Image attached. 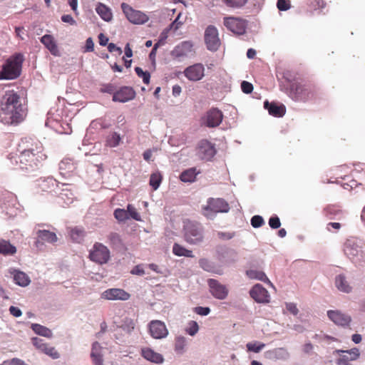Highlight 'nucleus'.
<instances>
[{
  "instance_id": "nucleus-1",
  "label": "nucleus",
  "mask_w": 365,
  "mask_h": 365,
  "mask_svg": "<svg viewBox=\"0 0 365 365\" xmlns=\"http://www.w3.org/2000/svg\"><path fill=\"white\" fill-rule=\"evenodd\" d=\"M19 167L21 170H35L41 167L47 159L41 141L31 138H22L19 145Z\"/></svg>"
},
{
  "instance_id": "nucleus-2",
  "label": "nucleus",
  "mask_w": 365,
  "mask_h": 365,
  "mask_svg": "<svg viewBox=\"0 0 365 365\" xmlns=\"http://www.w3.org/2000/svg\"><path fill=\"white\" fill-rule=\"evenodd\" d=\"M26 114L27 108L18 93L6 91L0 101V121L7 125L17 124L24 120Z\"/></svg>"
},
{
  "instance_id": "nucleus-3",
  "label": "nucleus",
  "mask_w": 365,
  "mask_h": 365,
  "mask_svg": "<svg viewBox=\"0 0 365 365\" xmlns=\"http://www.w3.org/2000/svg\"><path fill=\"white\" fill-rule=\"evenodd\" d=\"M24 56L21 53H15L10 56L4 63L0 71V79H16L21 72Z\"/></svg>"
},
{
  "instance_id": "nucleus-4",
  "label": "nucleus",
  "mask_w": 365,
  "mask_h": 365,
  "mask_svg": "<svg viewBox=\"0 0 365 365\" xmlns=\"http://www.w3.org/2000/svg\"><path fill=\"white\" fill-rule=\"evenodd\" d=\"M345 255L356 262H365V247L361 246V242L354 238L348 239L344 243Z\"/></svg>"
},
{
  "instance_id": "nucleus-5",
  "label": "nucleus",
  "mask_w": 365,
  "mask_h": 365,
  "mask_svg": "<svg viewBox=\"0 0 365 365\" xmlns=\"http://www.w3.org/2000/svg\"><path fill=\"white\" fill-rule=\"evenodd\" d=\"M229 204L222 198H209L203 207V215L208 219H213L219 212H227Z\"/></svg>"
},
{
  "instance_id": "nucleus-6",
  "label": "nucleus",
  "mask_w": 365,
  "mask_h": 365,
  "mask_svg": "<svg viewBox=\"0 0 365 365\" xmlns=\"http://www.w3.org/2000/svg\"><path fill=\"white\" fill-rule=\"evenodd\" d=\"M89 259L98 264H104L110 259L109 249L101 242H96L89 252Z\"/></svg>"
},
{
  "instance_id": "nucleus-7",
  "label": "nucleus",
  "mask_w": 365,
  "mask_h": 365,
  "mask_svg": "<svg viewBox=\"0 0 365 365\" xmlns=\"http://www.w3.org/2000/svg\"><path fill=\"white\" fill-rule=\"evenodd\" d=\"M184 240L190 244H197L202 241V229L197 222L184 220Z\"/></svg>"
},
{
  "instance_id": "nucleus-8",
  "label": "nucleus",
  "mask_w": 365,
  "mask_h": 365,
  "mask_svg": "<svg viewBox=\"0 0 365 365\" xmlns=\"http://www.w3.org/2000/svg\"><path fill=\"white\" fill-rule=\"evenodd\" d=\"M121 9L127 19L134 24H143L149 20L145 13L135 10L126 3L121 4Z\"/></svg>"
},
{
  "instance_id": "nucleus-9",
  "label": "nucleus",
  "mask_w": 365,
  "mask_h": 365,
  "mask_svg": "<svg viewBox=\"0 0 365 365\" xmlns=\"http://www.w3.org/2000/svg\"><path fill=\"white\" fill-rule=\"evenodd\" d=\"M217 150L215 144L210 141L203 139L201 140L196 148V154L198 158L203 160H211L216 155Z\"/></svg>"
},
{
  "instance_id": "nucleus-10",
  "label": "nucleus",
  "mask_w": 365,
  "mask_h": 365,
  "mask_svg": "<svg viewBox=\"0 0 365 365\" xmlns=\"http://www.w3.org/2000/svg\"><path fill=\"white\" fill-rule=\"evenodd\" d=\"M289 96L294 101H306L311 98L313 94L309 86L294 82L290 85Z\"/></svg>"
},
{
  "instance_id": "nucleus-11",
  "label": "nucleus",
  "mask_w": 365,
  "mask_h": 365,
  "mask_svg": "<svg viewBox=\"0 0 365 365\" xmlns=\"http://www.w3.org/2000/svg\"><path fill=\"white\" fill-rule=\"evenodd\" d=\"M224 26L237 35H242L245 33L247 23V21L237 17L227 16L223 19Z\"/></svg>"
},
{
  "instance_id": "nucleus-12",
  "label": "nucleus",
  "mask_w": 365,
  "mask_h": 365,
  "mask_svg": "<svg viewBox=\"0 0 365 365\" xmlns=\"http://www.w3.org/2000/svg\"><path fill=\"white\" fill-rule=\"evenodd\" d=\"M205 43L210 51H216L220 46V40L217 28L212 25L208 26L205 31Z\"/></svg>"
},
{
  "instance_id": "nucleus-13",
  "label": "nucleus",
  "mask_w": 365,
  "mask_h": 365,
  "mask_svg": "<svg viewBox=\"0 0 365 365\" xmlns=\"http://www.w3.org/2000/svg\"><path fill=\"white\" fill-rule=\"evenodd\" d=\"M148 332L155 339H162L168 335V330L165 323L160 320H152L148 324Z\"/></svg>"
},
{
  "instance_id": "nucleus-14",
  "label": "nucleus",
  "mask_w": 365,
  "mask_h": 365,
  "mask_svg": "<svg viewBox=\"0 0 365 365\" xmlns=\"http://www.w3.org/2000/svg\"><path fill=\"white\" fill-rule=\"evenodd\" d=\"M207 285L213 297L220 300L227 298L229 291L225 284H221L217 279H209L207 280Z\"/></svg>"
},
{
  "instance_id": "nucleus-15",
  "label": "nucleus",
  "mask_w": 365,
  "mask_h": 365,
  "mask_svg": "<svg viewBox=\"0 0 365 365\" xmlns=\"http://www.w3.org/2000/svg\"><path fill=\"white\" fill-rule=\"evenodd\" d=\"M327 317L336 325L343 327H349L351 322V316L340 310H329Z\"/></svg>"
},
{
  "instance_id": "nucleus-16",
  "label": "nucleus",
  "mask_w": 365,
  "mask_h": 365,
  "mask_svg": "<svg viewBox=\"0 0 365 365\" xmlns=\"http://www.w3.org/2000/svg\"><path fill=\"white\" fill-rule=\"evenodd\" d=\"M223 115L221 110L217 108L209 110L203 118V124L209 128L218 126L222 120Z\"/></svg>"
},
{
  "instance_id": "nucleus-17",
  "label": "nucleus",
  "mask_w": 365,
  "mask_h": 365,
  "mask_svg": "<svg viewBox=\"0 0 365 365\" xmlns=\"http://www.w3.org/2000/svg\"><path fill=\"white\" fill-rule=\"evenodd\" d=\"M217 254L219 260L225 264L234 263L238 259L237 252L230 247H218L217 250Z\"/></svg>"
},
{
  "instance_id": "nucleus-18",
  "label": "nucleus",
  "mask_w": 365,
  "mask_h": 365,
  "mask_svg": "<svg viewBox=\"0 0 365 365\" xmlns=\"http://www.w3.org/2000/svg\"><path fill=\"white\" fill-rule=\"evenodd\" d=\"M101 297L106 300L126 301L130 299V294L123 289L111 288L105 290Z\"/></svg>"
},
{
  "instance_id": "nucleus-19",
  "label": "nucleus",
  "mask_w": 365,
  "mask_h": 365,
  "mask_svg": "<svg viewBox=\"0 0 365 365\" xmlns=\"http://www.w3.org/2000/svg\"><path fill=\"white\" fill-rule=\"evenodd\" d=\"M250 294L257 303H266L269 302V295L267 290L259 284H255L250 289Z\"/></svg>"
},
{
  "instance_id": "nucleus-20",
  "label": "nucleus",
  "mask_w": 365,
  "mask_h": 365,
  "mask_svg": "<svg viewBox=\"0 0 365 365\" xmlns=\"http://www.w3.org/2000/svg\"><path fill=\"white\" fill-rule=\"evenodd\" d=\"M135 96V92L131 87L124 86L114 93L113 101L115 102L125 103L133 100Z\"/></svg>"
},
{
  "instance_id": "nucleus-21",
  "label": "nucleus",
  "mask_w": 365,
  "mask_h": 365,
  "mask_svg": "<svg viewBox=\"0 0 365 365\" xmlns=\"http://www.w3.org/2000/svg\"><path fill=\"white\" fill-rule=\"evenodd\" d=\"M205 68L202 64L196 63L184 70V75L190 81H197L204 76Z\"/></svg>"
},
{
  "instance_id": "nucleus-22",
  "label": "nucleus",
  "mask_w": 365,
  "mask_h": 365,
  "mask_svg": "<svg viewBox=\"0 0 365 365\" xmlns=\"http://www.w3.org/2000/svg\"><path fill=\"white\" fill-rule=\"evenodd\" d=\"M140 355L147 361L155 364H162L164 361L163 356L155 351L150 347H143L140 349Z\"/></svg>"
},
{
  "instance_id": "nucleus-23",
  "label": "nucleus",
  "mask_w": 365,
  "mask_h": 365,
  "mask_svg": "<svg viewBox=\"0 0 365 365\" xmlns=\"http://www.w3.org/2000/svg\"><path fill=\"white\" fill-rule=\"evenodd\" d=\"M264 108L268 110L269 115L277 118L284 116L286 113V107L283 104L275 102L269 103L268 101H265Z\"/></svg>"
},
{
  "instance_id": "nucleus-24",
  "label": "nucleus",
  "mask_w": 365,
  "mask_h": 365,
  "mask_svg": "<svg viewBox=\"0 0 365 365\" xmlns=\"http://www.w3.org/2000/svg\"><path fill=\"white\" fill-rule=\"evenodd\" d=\"M334 284L341 292L349 294L352 292L353 287L344 274H339L335 277Z\"/></svg>"
},
{
  "instance_id": "nucleus-25",
  "label": "nucleus",
  "mask_w": 365,
  "mask_h": 365,
  "mask_svg": "<svg viewBox=\"0 0 365 365\" xmlns=\"http://www.w3.org/2000/svg\"><path fill=\"white\" fill-rule=\"evenodd\" d=\"M36 235L37 240L36 242V244L37 246L38 243H54L58 240V237L54 232L46 230H39L36 232Z\"/></svg>"
},
{
  "instance_id": "nucleus-26",
  "label": "nucleus",
  "mask_w": 365,
  "mask_h": 365,
  "mask_svg": "<svg viewBox=\"0 0 365 365\" xmlns=\"http://www.w3.org/2000/svg\"><path fill=\"white\" fill-rule=\"evenodd\" d=\"M61 174L63 176H70L76 169L73 161L71 159H63L59 163Z\"/></svg>"
},
{
  "instance_id": "nucleus-27",
  "label": "nucleus",
  "mask_w": 365,
  "mask_h": 365,
  "mask_svg": "<svg viewBox=\"0 0 365 365\" xmlns=\"http://www.w3.org/2000/svg\"><path fill=\"white\" fill-rule=\"evenodd\" d=\"M101 349L102 347L97 341H95L92 344L91 357L94 365H103V356L101 354Z\"/></svg>"
},
{
  "instance_id": "nucleus-28",
  "label": "nucleus",
  "mask_w": 365,
  "mask_h": 365,
  "mask_svg": "<svg viewBox=\"0 0 365 365\" xmlns=\"http://www.w3.org/2000/svg\"><path fill=\"white\" fill-rule=\"evenodd\" d=\"M41 42L49 50L51 54L56 56L58 53V49L53 37L46 34L41 38Z\"/></svg>"
},
{
  "instance_id": "nucleus-29",
  "label": "nucleus",
  "mask_w": 365,
  "mask_h": 365,
  "mask_svg": "<svg viewBox=\"0 0 365 365\" xmlns=\"http://www.w3.org/2000/svg\"><path fill=\"white\" fill-rule=\"evenodd\" d=\"M16 252V247L12 245L9 241L5 240H0V254L4 255H13Z\"/></svg>"
},
{
  "instance_id": "nucleus-30",
  "label": "nucleus",
  "mask_w": 365,
  "mask_h": 365,
  "mask_svg": "<svg viewBox=\"0 0 365 365\" xmlns=\"http://www.w3.org/2000/svg\"><path fill=\"white\" fill-rule=\"evenodd\" d=\"M246 274L250 279H257L264 282H267L272 285L269 279L267 278V277L266 276L265 273L263 272L262 271L250 269L246 272Z\"/></svg>"
},
{
  "instance_id": "nucleus-31",
  "label": "nucleus",
  "mask_w": 365,
  "mask_h": 365,
  "mask_svg": "<svg viewBox=\"0 0 365 365\" xmlns=\"http://www.w3.org/2000/svg\"><path fill=\"white\" fill-rule=\"evenodd\" d=\"M199 264H200V266L205 271L213 272V273H215L217 274H222V272L220 269L217 268L215 264L212 262H211L207 259H201L199 261Z\"/></svg>"
},
{
  "instance_id": "nucleus-32",
  "label": "nucleus",
  "mask_w": 365,
  "mask_h": 365,
  "mask_svg": "<svg viewBox=\"0 0 365 365\" xmlns=\"http://www.w3.org/2000/svg\"><path fill=\"white\" fill-rule=\"evenodd\" d=\"M14 280L16 284L21 287L27 286L31 282L29 276L21 271H15L14 272Z\"/></svg>"
},
{
  "instance_id": "nucleus-33",
  "label": "nucleus",
  "mask_w": 365,
  "mask_h": 365,
  "mask_svg": "<svg viewBox=\"0 0 365 365\" xmlns=\"http://www.w3.org/2000/svg\"><path fill=\"white\" fill-rule=\"evenodd\" d=\"M96 12L106 21H110L113 18L110 9L106 5L100 3L96 7Z\"/></svg>"
},
{
  "instance_id": "nucleus-34",
  "label": "nucleus",
  "mask_w": 365,
  "mask_h": 365,
  "mask_svg": "<svg viewBox=\"0 0 365 365\" xmlns=\"http://www.w3.org/2000/svg\"><path fill=\"white\" fill-rule=\"evenodd\" d=\"M120 142L121 137L120 134L112 132L106 137V145L110 148H115L120 145Z\"/></svg>"
},
{
  "instance_id": "nucleus-35",
  "label": "nucleus",
  "mask_w": 365,
  "mask_h": 365,
  "mask_svg": "<svg viewBox=\"0 0 365 365\" xmlns=\"http://www.w3.org/2000/svg\"><path fill=\"white\" fill-rule=\"evenodd\" d=\"M31 329L36 334L40 336H43L47 338H51L52 337V332L51 331L39 324H31Z\"/></svg>"
},
{
  "instance_id": "nucleus-36",
  "label": "nucleus",
  "mask_w": 365,
  "mask_h": 365,
  "mask_svg": "<svg viewBox=\"0 0 365 365\" xmlns=\"http://www.w3.org/2000/svg\"><path fill=\"white\" fill-rule=\"evenodd\" d=\"M201 171L196 168H191L184 170V182H193L196 180L197 175Z\"/></svg>"
},
{
  "instance_id": "nucleus-37",
  "label": "nucleus",
  "mask_w": 365,
  "mask_h": 365,
  "mask_svg": "<svg viewBox=\"0 0 365 365\" xmlns=\"http://www.w3.org/2000/svg\"><path fill=\"white\" fill-rule=\"evenodd\" d=\"M71 239L76 242H81L85 237V231L82 227H76L70 232Z\"/></svg>"
},
{
  "instance_id": "nucleus-38",
  "label": "nucleus",
  "mask_w": 365,
  "mask_h": 365,
  "mask_svg": "<svg viewBox=\"0 0 365 365\" xmlns=\"http://www.w3.org/2000/svg\"><path fill=\"white\" fill-rule=\"evenodd\" d=\"M222 3L227 7L233 9H240L243 8L248 0H222Z\"/></svg>"
},
{
  "instance_id": "nucleus-39",
  "label": "nucleus",
  "mask_w": 365,
  "mask_h": 365,
  "mask_svg": "<svg viewBox=\"0 0 365 365\" xmlns=\"http://www.w3.org/2000/svg\"><path fill=\"white\" fill-rule=\"evenodd\" d=\"M181 14L179 13L175 20L170 24V27L165 29L160 35V39L163 40V43H164L165 39L167 38V33L170 31H175L181 25V21H180Z\"/></svg>"
},
{
  "instance_id": "nucleus-40",
  "label": "nucleus",
  "mask_w": 365,
  "mask_h": 365,
  "mask_svg": "<svg viewBox=\"0 0 365 365\" xmlns=\"http://www.w3.org/2000/svg\"><path fill=\"white\" fill-rule=\"evenodd\" d=\"M162 180L163 176L160 173L156 172L150 175L149 184L154 190H156L159 187Z\"/></svg>"
},
{
  "instance_id": "nucleus-41",
  "label": "nucleus",
  "mask_w": 365,
  "mask_h": 365,
  "mask_svg": "<svg viewBox=\"0 0 365 365\" xmlns=\"http://www.w3.org/2000/svg\"><path fill=\"white\" fill-rule=\"evenodd\" d=\"M271 356L277 359H284L289 356V353L284 348H277L268 352Z\"/></svg>"
},
{
  "instance_id": "nucleus-42",
  "label": "nucleus",
  "mask_w": 365,
  "mask_h": 365,
  "mask_svg": "<svg viewBox=\"0 0 365 365\" xmlns=\"http://www.w3.org/2000/svg\"><path fill=\"white\" fill-rule=\"evenodd\" d=\"M246 347L248 351L259 353L265 347V344L255 341L247 343Z\"/></svg>"
},
{
  "instance_id": "nucleus-43",
  "label": "nucleus",
  "mask_w": 365,
  "mask_h": 365,
  "mask_svg": "<svg viewBox=\"0 0 365 365\" xmlns=\"http://www.w3.org/2000/svg\"><path fill=\"white\" fill-rule=\"evenodd\" d=\"M40 351L51 356L53 359H58L60 356L59 353L56 351L55 347L50 346L47 343L44 345L43 348H42Z\"/></svg>"
},
{
  "instance_id": "nucleus-44",
  "label": "nucleus",
  "mask_w": 365,
  "mask_h": 365,
  "mask_svg": "<svg viewBox=\"0 0 365 365\" xmlns=\"http://www.w3.org/2000/svg\"><path fill=\"white\" fill-rule=\"evenodd\" d=\"M185 330L187 334H189L191 336H193L198 332L199 325L195 321H189L187 323V326Z\"/></svg>"
},
{
  "instance_id": "nucleus-45",
  "label": "nucleus",
  "mask_w": 365,
  "mask_h": 365,
  "mask_svg": "<svg viewBox=\"0 0 365 365\" xmlns=\"http://www.w3.org/2000/svg\"><path fill=\"white\" fill-rule=\"evenodd\" d=\"M135 71L139 78L143 79V81L145 84H149L150 79V74L148 71H143L140 67H135Z\"/></svg>"
},
{
  "instance_id": "nucleus-46",
  "label": "nucleus",
  "mask_w": 365,
  "mask_h": 365,
  "mask_svg": "<svg viewBox=\"0 0 365 365\" xmlns=\"http://www.w3.org/2000/svg\"><path fill=\"white\" fill-rule=\"evenodd\" d=\"M114 216L118 221H125L129 219L128 213L124 209H116L114 211Z\"/></svg>"
},
{
  "instance_id": "nucleus-47",
  "label": "nucleus",
  "mask_w": 365,
  "mask_h": 365,
  "mask_svg": "<svg viewBox=\"0 0 365 365\" xmlns=\"http://www.w3.org/2000/svg\"><path fill=\"white\" fill-rule=\"evenodd\" d=\"M326 2L324 0H311L310 7L314 10L322 11L326 7Z\"/></svg>"
},
{
  "instance_id": "nucleus-48",
  "label": "nucleus",
  "mask_w": 365,
  "mask_h": 365,
  "mask_svg": "<svg viewBox=\"0 0 365 365\" xmlns=\"http://www.w3.org/2000/svg\"><path fill=\"white\" fill-rule=\"evenodd\" d=\"M109 242L113 245H120L121 244V239L120 235L116 232H111L108 235Z\"/></svg>"
},
{
  "instance_id": "nucleus-49",
  "label": "nucleus",
  "mask_w": 365,
  "mask_h": 365,
  "mask_svg": "<svg viewBox=\"0 0 365 365\" xmlns=\"http://www.w3.org/2000/svg\"><path fill=\"white\" fill-rule=\"evenodd\" d=\"M129 217H131L135 220H140V216L137 212L136 209L130 204L128 205L127 210Z\"/></svg>"
},
{
  "instance_id": "nucleus-50",
  "label": "nucleus",
  "mask_w": 365,
  "mask_h": 365,
  "mask_svg": "<svg viewBox=\"0 0 365 365\" xmlns=\"http://www.w3.org/2000/svg\"><path fill=\"white\" fill-rule=\"evenodd\" d=\"M264 224V219L260 215H255L251 218V225L255 228L260 227Z\"/></svg>"
},
{
  "instance_id": "nucleus-51",
  "label": "nucleus",
  "mask_w": 365,
  "mask_h": 365,
  "mask_svg": "<svg viewBox=\"0 0 365 365\" xmlns=\"http://www.w3.org/2000/svg\"><path fill=\"white\" fill-rule=\"evenodd\" d=\"M277 7L279 11H285L290 9L291 4L289 0H277Z\"/></svg>"
},
{
  "instance_id": "nucleus-52",
  "label": "nucleus",
  "mask_w": 365,
  "mask_h": 365,
  "mask_svg": "<svg viewBox=\"0 0 365 365\" xmlns=\"http://www.w3.org/2000/svg\"><path fill=\"white\" fill-rule=\"evenodd\" d=\"M346 354H349L350 355V357L349 358L351 361H355L360 356L359 349L356 347L352 348L349 350H346Z\"/></svg>"
},
{
  "instance_id": "nucleus-53",
  "label": "nucleus",
  "mask_w": 365,
  "mask_h": 365,
  "mask_svg": "<svg viewBox=\"0 0 365 365\" xmlns=\"http://www.w3.org/2000/svg\"><path fill=\"white\" fill-rule=\"evenodd\" d=\"M193 311L200 316H207L210 313V309L207 307H195Z\"/></svg>"
},
{
  "instance_id": "nucleus-54",
  "label": "nucleus",
  "mask_w": 365,
  "mask_h": 365,
  "mask_svg": "<svg viewBox=\"0 0 365 365\" xmlns=\"http://www.w3.org/2000/svg\"><path fill=\"white\" fill-rule=\"evenodd\" d=\"M269 225L272 229H277L281 226L279 218L277 215L272 216L269 220Z\"/></svg>"
},
{
  "instance_id": "nucleus-55",
  "label": "nucleus",
  "mask_w": 365,
  "mask_h": 365,
  "mask_svg": "<svg viewBox=\"0 0 365 365\" xmlns=\"http://www.w3.org/2000/svg\"><path fill=\"white\" fill-rule=\"evenodd\" d=\"M241 89L246 94L251 93L253 91V86L251 83L243 81L241 83Z\"/></svg>"
},
{
  "instance_id": "nucleus-56",
  "label": "nucleus",
  "mask_w": 365,
  "mask_h": 365,
  "mask_svg": "<svg viewBox=\"0 0 365 365\" xmlns=\"http://www.w3.org/2000/svg\"><path fill=\"white\" fill-rule=\"evenodd\" d=\"M31 341L34 346L39 351H41V349L43 348L44 345L46 344L43 341V339L38 337H33L31 339Z\"/></svg>"
},
{
  "instance_id": "nucleus-57",
  "label": "nucleus",
  "mask_w": 365,
  "mask_h": 365,
  "mask_svg": "<svg viewBox=\"0 0 365 365\" xmlns=\"http://www.w3.org/2000/svg\"><path fill=\"white\" fill-rule=\"evenodd\" d=\"M286 309L293 315H297L299 312V310L297 307L296 304L292 302L286 303Z\"/></svg>"
},
{
  "instance_id": "nucleus-58",
  "label": "nucleus",
  "mask_w": 365,
  "mask_h": 365,
  "mask_svg": "<svg viewBox=\"0 0 365 365\" xmlns=\"http://www.w3.org/2000/svg\"><path fill=\"white\" fill-rule=\"evenodd\" d=\"M350 359L346 355H341L339 359L336 360V364L338 365H352L349 364Z\"/></svg>"
},
{
  "instance_id": "nucleus-59",
  "label": "nucleus",
  "mask_w": 365,
  "mask_h": 365,
  "mask_svg": "<svg viewBox=\"0 0 365 365\" xmlns=\"http://www.w3.org/2000/svg\"><path fill=\"white\" fill-rule=\"evenodd\" d=\"M130 273L132 274L142 276L145 274V271L141 264H138L132 269V270L130 271Z\"/></svg>"
},
{
  "instance_id": "nucleus-60",
  "label": "nucleus",
  "mask_w": 365,
  "mask_h": 365,
  "mask_svg": "<svg viewBox=\"0 0 365 365\" xmlns=\"http://www.w3.org/2000/svg\"><path fill=\"white\" fill-rule=\"evenodd\" d=\"M314 346L311 342L305 343L302 346V351L304 354H311L313 352Z\"/></svg>"
},
{
  "instance_id": "nucleus-61",
  "label": "nucleus",
  "mask_w": 365,
  "mask_h": 365,
  "mask_svg": "<svg viewBox=\"0 0 365 365\" xmlns=\"http://www.w3.org/2000/svg\"><path fill=\"white\" fill-rule=\"evenodd\" d=\"M217 236L221 240H227L232 239L234 237V234L231 232H219Z\"/></svg>"
},
{
  "instance_id": "nucleus-62",
  "label": "nucleus",
  "mask_w": 365,
  "mask_h": 365,
  "mask_svg": "<svg viewBox=\"0 0 365 365\" xmlns=\"http://www.w3.org/2000/svg\"><path fill=\"white\" fill-rule=\"evenodd\" d=\"M9 312L11 315H13L15 317H19L22 314V312L21 311V309L14 306H11L9 307Z\"/></svg>"
},
{
  "instance_id": "nucleus-63",
  "label": "nucleus",
  "mask_w": 365,
  "mask_h": 365,
  "mask_svg": "<svg viewBox=\"0 0 365 365\" xmlns=\"http://www.w3.org/2000/svg\"><path fill=\"white\" fill-rule=\"evenodd\" d=\"M108 50L110 53L115 52V51L118 52L119 54H121V53H122L121 48L120 47H118L113 43H108Z\"/></svg>"
},
{
  "instance_id": "nucleus-64",
  "label": "nucleus",
  "mask_w": 365,
  "mask_h": 365,
  "mask_svg": "<svg viewBox=\"0 0 365 365\" xmlns=\"http://www.w3.org/2000/svg\"><path fill=\"white\" fill-rule=\"evenodd\" d=\"M61 20L62 21L65 22V23H68L70 24L71 25H74L76 24V21L73 19V18L72 17L71 15H69V14H66V15H63L61 16Z\"/></svg>"
}]
</instances>
